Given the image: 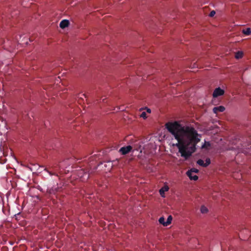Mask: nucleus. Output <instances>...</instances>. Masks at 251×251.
I'll use <instances>...</instances> for the list:
<instances>
[{
	"label": "nucleus",
	"instance_id": "1",
	"mask_svg": "<svg viewBox=\"0 0 251 251\" xmlns=\"http://www.w3.org/2000/svg\"><path fill=\"white\" fill-rule=\"evenodd\" d=\"M165 128L173 135L176 142L172 146L178 150L177 154L184 160H188L197 150L201 135L192 126H183L179 122H169Z\"/></svg>",
	"mask_w": 251,
	"mask_h": 251
},
{
	"label": "nucleus",
	"instance_id": "2",
	"mask_svg": "<svg viewBox=\"0 0 251 251\" xmlns=\"http://www.w3.org/2000/svg\"><path fill=\"white\" fill-rule=\"evenodd\" d=\"M198 172L199 170L198 169L196 168H193L188 171L186 173V174L191 180H197L198 179V176L197 175L192 176V174L193 173H198Z\"/></svg>",
	"mask_w": 251,
	"mask_h": 251
},
{
	"label": "nucleus",
	"instance_id": "3",
	"mask_svg": "<svg viewBox=\"0 0 251 251\" xmlns=\"http://www.w3.org/2000/svg\"><path fill=\"white\" fill-rule=\"evenodd\" d=\"M78 176L82 181L87 180L89 177V174L82 169L78 171Z\"/></svg>",
	"mask_w": 251,
	"mask_h": 251
},
{
	"label": "nucleus",
	"instance_id": "4",
	"mask_svg": "<svg viewBox=\"0 0 251 251\" xmlns=\"http://www.w3.org/2000/svg\"><path fill=\"white\" fill-rule=\"evenodd\" d=\"M224 90L220 88V87L217 88L215 89L213 93V97L216 98L218 96H222L224 94Z\"/></svg>",
	"mask_w": 251,
	"mask_h": 251
},
{
	"label": "nucleus",
	"instance_id": "5",
	"mask_svg": "<svg viewBox=\"0 0 251 251\" xmlns=\"http://www.w3.org/2000/svg\"><path fill=\"white\" fill-rule=\"evenodd\" d=\"M211 163V161L210 158H206L205 160V163L204 162V161L202 159H199L197 161V163L200 166H201L203 167H206L208 166Z\"/></svg>",
	"mask_w": 251,
	"mask_h": 251
},
{
	"label": "nucleus",
	"instance_id": "6",
	"mask_svg": "<svg viewBox=\"0 0 251 251\" xmlns=\"http://www.w3.org/2000/svg\"><path fill=\"white\" fill-rule=\"evenodd\" d=\"M132 149V147L131 146L123 147L120 149V152L122 154L125 155L130 152L131 151Z\"/></svg>",
	"mask_w": 251,
	"mask_h": 251
},
{
	"label": "nucleus",
	"instance_id": "7",
	"mask_svg": "<svg viewBox=\"0 0 251 251\" xmlns=\"http://www.w3.org/2000/svg\"><path fill=\"white\" fill-rule=\"evenodd\" d=\"M225 110V108L223 106H219L218 107H215L213 109V111L214 113L217 114L219 112H223Z\"/></svg>",
	"mask_w": 251,
	"mask_h": 251
},
{
	"label": "nucleus",
	"instance_id": "8",
	"mask_svg": "<svg viewBox=\"0 0 251 251\" xmlns=\"http://www.w3.org/2000/svg\"><path fill=\"white\" fill-rule=\"evenodd\" d=\"M69 25V22L67 20H63L60 23V27L61 28H65L66 27H68Z\"/></svg>",
	"mask_w": 251,
	"mask_h": 251
},
{
	"label": "nucleus",
	"instance_id": "9",
	"mask_svg": "<svg viewBox=\"0 0 251 251\" xmlns=\"http://www.w3.org/2000/svg\"><path fill=\"white\" fill-rule=\"evenodd\" d=\"M169 190V187L167 186H164L161 188L159 190L160 195L162 197H165V192L168 191Z\"/></svg>",
	"mask_w": 251,
	"mask_h": 251
},
{
	"label": "nucleus",
	"instance_id": "10",
	"mask_svg": "<svg viewBox=\"0 0 251 251\" xmlns=\"http://www.w3.org/2000/svg\"><path fill=\"white\" fill-rule=\"evenodd\" d=\"M244 52L242 50H239L235 53V58L236 59H239L243 57Z\"/></svg>",
	"mask_w": 251,
	"mask_h": 251
},
{
	"label": "nucleus",
	"instance_id": "11",
	"mask_svg": "<svg viewBox=\"0 0 251 251\" xmlns=\"http://www.w3.org/2000/svg\"><path fill=\"white\" fill-rule=\"evenodd\" d=\"M159 223L165 226H168L166 224V222H165V218L163 217H161L158 220Z\"/></svg>",
	"mask_w": 251,
	"mask_h": 251
},
{
	"label": "nucleus",
	"instance_id": "12",
	"mask_svg": "<svg viewBox=\"0 0 251 251\" xmlns=\"http://www.w3.org/2000/svg\"><path fill=\"white\" fill-rule=\"evenodd\" d=\"M242 32L246 35H249L251 34V29L250 28L244 29L242 30Z\"/></svg>",
	"mask_w": 251,
	"mask_h": 251
},
{
	"label": "nucleus",
	"instance_id": "13",
	"mask_svg": "<svg viewBox=\"0 0 251 251\" xmlns=\"http://www.w3.org/2000/svg\"><path fill=\"white\" fill-rule=\"evenodd\" d=\"M201 212L203 214L206 213L208 212V209L205 206H201Z\"/></svg>",
	"mask_w": 251,
	"mask_h": 251
},
{
	"label": "nucleus",
	"instance_id": "14",
	"mask_svg": "<svg viewBox=\"0 0 251 251\" xmlns=\"http://www.w3.org/2000/svg\"><path fill=\"white\" fill-rule=\"evenodd\" d=\"M210 146V144L209 142H205L204 144L201 146L202 149L207 148Z\"/></svg>",
	"mask_w": 251,
	"mask_h": 251
},
{
	"label": "nucleus",
	"instance_id": "15",
	"mask_svg": "<svg viewBox=\"0 0 251 251\" xmlns=\"http://www.w3.org/2000/svg\"><path fill=\"white\" fill-rule=\"evenodd\" d=\"M172 217L171 215H170L168 216V218H167V221H166V224L168 226L171 223V222L172 221Z\"/></svg>",
	"mask_w": 251,
	"mask_h": 251
},
{
	"label": "nucleus",
	"instance_id": "16",
	"mask_svg": "<svg viewBox=\"0 0 251 251\" xmlns=\"http://www.w3.org/2000/svg\"><path fill=\"white\" fill-rule=\"evenodd\" d=\"M140 117L144 119H146L147 118L146 112L145 111L142 112L140 115Z\"/></svg>",
	"mask_w": 251,
	"mask_h": 251
},
{
	"label": "nucleus",
	"instance_id": "17",
	"mask_svg": "<svg viewBox=\"0 0 251 251\" xmlns=\"http://www.w3.org/2000/svg\"><path fill=\"white\" fill-rule=\"evenodd\" d=\"M215 14V11L213 10L210 12V13L209 14V16L212 17L214 16Z\"/></svg>",
	"mask_w": 251,
	"mask_h": 251
},
{
	"label": "nucleus",
	"instance_id": "18",
	"mask_svg": "<svg viewBox=\"0 0 251 251\" xmlns=\"http://www.w3.org/2000/svg\"><path fill=\"white\" fill-rule=\"evenodd\" d=\"M107 165L110 167H112V164H111L110 162H108L107 164H104V166L106 167Z\"/></svg>",
	"mask_w": 251,
	"mask_h": 251
},
{
	"label": "nucleus",
	"instance_id": "19",
	"mask_svg": "<svg viewBox=\"0 0 251 251\" xmlns=\"http://www.w3.org/2000/svg\"><path fill=\"white\" fill-rule=\"evenodd\" d=\"M146 109H147V112H148L149 113H151V110L149 108H146Z\"/></svg>",
	"mask_w": 251,
	"mask_h": 251
},
{
	"label": "nucleus",
	"instance_id": "20",
	"mask_svg": "<svg viewBox=\"0 0 251 251\" xmlns=\"http://www.w3.org/2000/svg\"><path fill=\"white\" fill-rule=\"evenodd\" d=\"M81 95L85 97V95L84 94H81Z\"/></svg>",
	"mask_w": 251,
	"mask_h": 251
}]
</instances>
